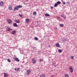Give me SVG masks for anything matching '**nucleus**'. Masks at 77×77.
Wrapping results in <instances>:
<instances>
[{
    "mask_svg": "<svg viewBox=\"0 0 77 77\" xmlns=\"http://www.w3.org/2000/svg\"><path fill=\"white\" fill-rule=\"evenodd\" d=\"M7 21L8 22V24H11L12 23V21L11 20L8 19H7Z\"/></svg>",
    "mask_w": 77,
    "mask_h": 77,
    "instance_id": "1",
    "label": "nucleus"
},
{
    "mask_svg": "<svg viewBox=\"0 0 77 77\" xmlns=\"http://www.w3.org/2000/svg\"><path fill=\"white\" fill-rule=\"evenodd\" d=\"M69 69L70 70L71 72H73V69H72V66H70L69 67Z\"/></svg>",
    "mask_w": 77,
    "mask_h": 77,
    "instance_id": "2",
    "label": "nucleus"
},
{
    "mask_svg": "<svg viewBox=\"0 0 77 77\" xmlns=\"http://www.w3.org/2000/svg\"><path fill=\"white\" fill-rule=\"evenodd\" d=\"M36 60H35V59L33 58L32 59V63H33L34 64L36 63Z\"/></svg>",
    "mask_w": 77,
    "mask_h": 77,
    "instance_id": "3",
    "label": "nucleus"
},
{
    "mask_svg": "<svg viewBox=\"0 0 77 77\" xmlns=\"http://www.w3.org/2000/svg\"><path fill=\"white\" fill-rule=\"evenodd\" d=\"M8 9L9 11H12V6L11 5H9L8 8Z\"/></svg>",
    "mask_w": 77,
    "mask_h": 77,
    "instance_id": "4",
    "label": "nucleus"
},
{
    "mask_svg": "<svg viewBox=\"0 0 77 77\" xmlns=\"http://www.w3.org/2000/svg\"><path fill=\"white\" fill-rule=\"evenodd\" d=\"M29 21H30V19H26L25 20V22L27 24L28 23H29Z\"/></svg>",
    "mask_w": 77,
    "mask_h": 77,
    "instance_id": "5",
    "label": "nucleus"
},
{
    "mask_svg": "<svg viewBox=\"0 0 77 77\" xmlns=\"http://www.w3.org/2000/svg\"><path fill=\"white\" fill-rule=\"evenodd\" d=\"M30 72H31V70H28L26 71V74L28 75H29Z\"/></svg>",
    "mask_w": 77,
    "mask_h": 77,
    "instance_id": "6",
    "label": "nucleus"
},
{
    "mask_svg": "<svg viewBox=\"0 0 77 77\" xmlns=\"http://www.w3.org/2000/svg\"><path fill=\"white\" fill-rule=\"evenodd\" d=\"M17 10H18V6L15 7L14 8V11H15Z\"/></svg>",
    "mask_w": 77,
    "mask_h": 77,
    "instance_id": "7",
    "label": "nucleus"
},
{
    "mask_svg": "<svg viewBox=\"0 0 77 77\" xmlns=\"http://www.w3.org/2000/svg\"><path fill=\"white\" fill-rule=\"evenodd\" d=\"M11 33L13 35H15V34L17 33V31H12Z\"/></svg>",
    "mask_w": 77,
    "mask_h": 77,
    "instance_id": "8",
    "label": "nucleus"
},
{
    "mask_svg": "<svg viewBox=\"0 0 77 77\" xmlns=\"http://www.w3.org/2000/svg\"><path fill=\"white\" fill-rule=\"evenodd\" d=\"M3 5H4V3H3V2L2 1L0 2V6H3Z\"/></svg>",
    "mask_w": 77,
    "mask_h": 77,
    "instance_id": "9",
    "label": "nucleus"
},
{
    "mask_svg": "<svg viewBox=\"0 0 77 77\" xmlns=\"http://www.w3.org/2000/svg\"><path fill=\"white\" fill-rule=\"evenodd\" d=\"M14 60L16 61V62H20V60L17 58L16 57L14 59Z\"/></svg>",
    "mask_w": 77,
    "mask_h": 77,
    "instance_id": "10",
    "label": "nucleus"
},
{
    "mask_svg": "<svg viewBox=\"0 0 77 77\" xmlns=\"http://www.w3.org/2000/svg\"><path fill=\"white\" fill-rule=\"evenodd\" d=\"M46 75L44 74H42L40 75V77H45Z\"/></svg>",
    "mask_w": 77,
    "mask_h": 77,
    "instance_id": "11",
    "label": "nucleus"
},
{
    "mask_svg": "<svg viewBox=\"0 0 77 77\" xmlns=\"http://www.w3.org/2000/svg\"><path fill=\"white\" fill-rule=\"evenodd\" d=\"M8 74L6 73H5L4 75V77H8Z\"/></svg>",
    "mask_w": 77,
    "mask_h": 77,
    "instance_id": "12",
    "label": "nucleus"
},
{
    "mask_svg": "<svg viewBox=\"0 0 77 77\" xmlns=\"http://www.w3.org/2000/svg\"><path fill=\"white\" fill-rule=\"evenodd\" d=\"M13 26L14 27H18V25L16 23H14L13 24Z\"/></svg>",
    "mask_w": 77,
    "mask_h": 77,
    "instance_id": "13",
    "label": "nucleus"
},
{
    "mask_svg": "<svg viewBox=\"0 0 77 77\" xmlns=\"http://www.w3.org/2000/svg\"><path fill=\"white\" fill-rule=\"evenodd\" d=\"M56 45L57 47H60V45H59V43H57L56 44Z\"/></svg>",
    "mask_w": 77,
    "mask_h": 77,
    "instance_id": "14",
    "label": "nucleus"
},
{
    "mask_svg": "<svg viewBox=\"0 0 77 77\" xmlns=\"http://www.w3.org/2000/svg\"><path fill=\"white\" fill-rule=\"evenodd\" d=\"M45 16L46 17H50V15L49 14H48V13H46L45 14Z\"/></svg>",
    "mask_w": 77,
    "mask_h": 77,
    "instance_id": "15",
    "label": "nucleus"
},
{
    "mask_svg": "<svg viewBox=\"0 0 77 77\" xmlns=\"http://www.w3.org/2000/svg\"><path fill=\"white\" fill-rule=\"evenodd\" d=\"M14 21L16 22L17 23H20V21L19 20H14Z\"/></svg>",
    "mask_w": 77,
    "mask_h": 77,
    "instance_id": "16",
    "label": "nucleus"
},
{
    "mask_svg": "<svg viewBox=\"0 0 77 77\" xmlns=\"http://www.w3.org/2000/svg\"><path fill=\"white\" fill-rule=\"evenodd\" d=\"M61 17H63V18L64 19H66V17L64 16H63V15H61Z\"/></svg>",
    "mask_w": 77,
    "mask_h": 77,
    "instance_id": "17",
    "label": "nucleus"
},
{
    "mask_svg": "<svg viewBox=\"0 0 77 77\" xmlns=\"http://www.w3.org/2000/svg\"><path fill=\"white\" fill-rule=\"evenodd\" d=\"M11 30V28H9V27L7 28V31H9V30Z\"/></svg>",
    "mask_w": 77,
    "mask_h": 77,
    "instance_id": "18",
    "label": "nucleus"
},
{
    "mask_svg": "<svg viewBox=\"0 0 77 77\" xmlns=\"http://www.w3.org/2000/svg\"><path fill=\"white\" fill-rule=\"evenodd\" d=\"M57 5H60V4H61V2L60 1H58L57 2Z\"/></svg>",
    "mask_w": 77,
    "mask_h": 77,
    "instance_id": "19",
    "label": "nucleus"
},
{
    "mask_svg": "<svg viewBox=\"0 0 77 77\" xmlns=\"http://www.w3.org/2000/svg\"><path fill=\"white\" fill-rule=\"evenodd\" d=\"M58 5V4H57L55 3L54 5V7H57V6Z\"/></svg>",
    "mask_w": 77,
    "mask_h": 77,
    "instance_id": "20",
    "label": "nucleus"
},
{
    "mask_svg": "<svg viewBox=\"0 0 77 77\" xmlns=\"http://www.w3.org/2000/svg\"><path fill=\"white\" fill-rule=\"evenodd\" d=\"M62 51L61 50V49H58V52L59 53H61V52Z\"/></svg>",
    "mask_w": 77,
    "mask_h": 77,
    "instance_id": "21",
    "label": "nucleus"
},
{
    "mask_svg": "<svg viewBox=\"0 0 77 77\" xmlns=\"http://www.w3.org/2000/svg\"><path fill=\"white\" fill-rule=\"evenodd\" d=\"M33 15H36V12H34L33 13Z\"/></svg>",
    "mask_w": 77,
    "mask_h": 77,
    "instance_id": "22",
    "label": "nucleus"
},
{
    "mask_svg": "<svg viewBox=\"0 0 77 77\" xmlns=\"http://www.w3.org/2000/svg\"><path fill=\"white\" fill-rule=\"evenodd\" d=\"M60 27H63L64 26H63V24H60Z\"/></svg>",
    "mask_w": 77,
    "mask_h": 77,
    "instance_id": "23",
    "label": "nucleus"
},
{
    "mask_svg": "<svg viewBox=\"0 0 77 77\" xmlns=\"http://www.w3.org/2000/svg\"><path fill=\"white\" fill-rule=\"evenodd\" d=\"M44 61V60H43V59H40L39 60V61L40 62H42Z\"/></svg>",
    "mask_w": 77,
    "mask_h": 77,
    "instance_id": "24",
    "label": "nucleus"
},
{
    "mask_svg": "<svg viewBox=\"0 0 77 77\" xmlns=\"http://www.w3.org/2000/svg\"><path fill=\"white\" fill-rule=\"evenodd\" d=\"M34 39L35 40V41H37V40H38V38L37 37H35L34 38Z\"/></svg>",
    "mask_w": 77,
    "mask_h": 77,
    "instance_id": "25",
    "label": "nucleus"
},
{
    "mask_svg": "<svg viewBox=\"0 0 77 77\" xmlns=\"http://www.w3.org/2000/svg\"><path fill=\"white\" fill-rule=\"evenodd\" d=\"M17 7L18 8V9L19 8H22V6H21V5H19V6H17Z\"/></svg>",
    "mask_w": 77,
    "mask_h": 77,
    "instance_id": "26",
    "label": "nucleus"
},
{
    "mask_svg": "<svg viewBox=\"0 0 77 77\" xmlns=\"http://www.w3.org/2000/svg\"><path fill=\"white\" fill-rule=\"evenodd\" d=\"M19 17H21V18H22V17H23V15L22 14H19Z\"/></svg>",
    "mask_w": 77,
    "mask_h": 77,
    "instance_id": "27",
    "label": "nucleus"
},
{
    "mask_svg": "<svg viewBox=\"0 0 77 77\" xmlns=\"http://www.w3.org/2000/svg\"><path fill=\"white\" fill-rule=\"evenodd\" d=\"M71 59H74V56H71Z\"/></svg>",
    "mask_w": 77,
    "mask_h": 77,
    "instance_id": "28",
    "label": "nucleus"
},
{
    "mask_svg": "<svg viewBox=\"0 0 77 77\" xmlns=\"http://www.w3.org/2000/svg\"><path fill=\"white\" fill-rule=\"evenodd\" d=\"M7 61H8V62H11V60H10V59H7Z\"/></svg>",
    "mask_w": 77,
    "mask_h": 77,
    "instance_id": "29",
    "label": "nucleus"
},
{
    "mask_svg": "<svg viewBox=\"0 0 77 77\" xmlns=\"http://www.w3.org/2000/svg\"><path fill=\"white\" fill-rule=\"evenodd\" d=\"M63 5H65V4H66V3H65V2H63Z\"/></svg>",
    "mask_w": 77,
    "mask_h": 77,
    "instance_id": "30",
    "label": "nucleus"
},
{
    "mask_svg": "<svg viewBox=\"0 0 77 77\" xmlns=\"http://www.w3.org/2000/svg\"><path fill=\"white\" fill-rule=\"evenodd\" d=\"M51 10H52V9H53V7H51Z\"/></svg>",
    "mask_w": 77,
    "mask_h": 77,
    "instance_id": "31",
    "label": "nucleus"
},
{
    "mask_svg": "<svg viewBox=\"0 0 77 77\" xmlns=\"http://www.w3.org/2000/svg\"><path fill=\"white\" fill-rule=\"evenodd\" d=\"M19 69H20V68H17V71H19Z\"/></svg>",
    "mask_w": 77,
    "mask_h": 77,
    "instance_id": "32",
    "label": "nucleus"
},
{
    "mask_svg": "<svg viewBox=\"0 0 77 77\" xmlns=\"http://www.w3.org/2000/svg\"><path fill=\"white\" fill-rule=\"evenodd\" d=\"M14 69L15 71H17V69H16V68Z\"/></svg>",
    "mask_w": 77,
    "mask_h": 77,
    "instance_id": "33",
    "label": "nucleus"
},
{
    "mask_svg": "<svg viewBox=\"0 0 77 77\" xmlns=\"http://www.w3.org/2000/svg\"><path fill=\"white\" fill-rule=\"evenodd\" d=\"M55 29H57V28H55Z\"/></svg>",
    "mask_w": 77,
    "mask_h": 77,
    "instance_id": "34",
    "label": "nucleus"
},
{
    "mask_svg": "<svg viewBox=\"0 0 77 77\" xmlns=\"http://www.w3.org/2000/svg\"><path fill=\"white\" fill-rule=\"evenodd\" d=\"M51 77H54L53 76H51Z\"/></svg>",
    "mask_w": 77,
    "mask_h": 77,
    "instance_id": "35",
    "label": "nucleus"
}]
</instances>
